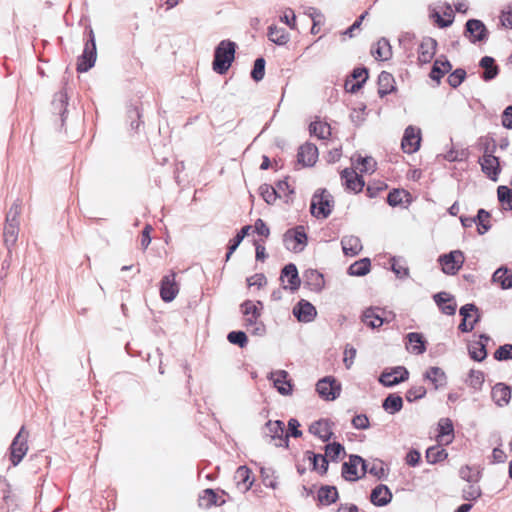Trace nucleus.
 I'll use <instances>...</instances> for the list:
<instances>
[{"mask_svg":"<svg viewBox=\"0 0 512 512\" xmlns=\"http://www.w3.org/2000/svg\"><path fill=\"white\" fill-rule=\"evenodd\" d=\"M244 315V326L253 334H262L265 330L263 323L260 321L262 303L246 300L241 305Z\"/></svg>","mask_w":512,"mask_h":512,"instance_id":"nucleus-2","label":"nucleus"},{"mask_svg":"<svg viewBox=\"0 0 512 512\" xmlns=\"http://www.w3.org/2000/svg\"><path fill=\"white\" fill-rule=\"evenodd\" d=\"M344 454H345V449L340 443L333 442V443L327 444L325 447V455L324 456L326 457V459L330 458L331 460H337Z\"/></svg>","mask_w":512,"mask_h":512,"instance_id":"nucleus-49","label":"nucleus"},{"mask_svg":"<svg viewBox=\"0 0 512 512\" xmlns=\"http://www.w3.org/2000/svg\"><path fill=\"white\" fill-rule=\"evenodd\" d=\"M96 61V44L93 33H90V39L86 42L83 54L78 58L77 71L86 72L93 67Z\"/></svg>","mask_w":512,"mask_h":512,"instance_id":"nucleus-11","label":"nucleus"},{"mask_svg":"<svg viewBox=\"0 0 512 512\" xmlns=\"http://www.w3.org/2000/svg\"><path fill=\"white\" fill-rule=\"evenodd\" d=\"M436 50V41L432 38H425L418 48V60L422 64L429 63L434 55Z\"/></svg>","mask_w":512,"mask_h":512,"instance_id":"nucleus-26","label":"nucleus"},{"mask_svg":"<svg viewBox=\"0 0 512 512\" xmlns=\"http://www.w3.org/2000/svg\"><path fill=\"white\" fill-rule=\"evenodd\" d=\"M367 472L365 461L357 455H352L348 462L342 465V476L348 481H356Z\"/></svg>","mask_w":512,"mask_h":512,"instance_id":"nucleus-7","label":"nucleus"},{"mask_svg":"<svg viewBox=\"0 0 512 512\" xmlns=\"http://www.w3.org/2000/svg\"><path fill=\"white\" fill-rule=\"evenodd\" d=\"M19 223L6 222L4 226V241L6 244L13 245L18 237Z\"/></svg>","mask_w":512,"mask_h":512,"instance_id":"nucleus-47","label":"nucleus"},{"mask_svg":"<svg viewBox=\"0 0 512 512\" xmlns=\"http://www.w3.org/2000/svg\"><path fill=\"white\" fill-rule=\"evenodd\" d=\"M342 184L349 191L358 193L364 187V181L353 169H344L341 172Z\"/></svg>","mask_w":512,"mask_h":512,"instance_id":"nucleus-19","label":"nucleus"},{"mask_svg":"<svg viewBox=\"0 0 512 512\" xmlns=\"http://www.w3.org/2000/svg\"><path fill=\"white\" fill-rule=\"evenodd\" d=\"M489 218L490 214L484 209H480L477 216L473 218L476 219L475 223L478 226L477 229L479 234H485L490 229L491 225L489 223Z\"/></svg>","mask_w":512,"mask_h":512,"instance_id":"nucleus-45","label":"nucleus"},{"mask_svg":"<svg viewBox=\"0 0 512 512\" xmlns=\"http://www.w3.org/2000/svg\"><path fill=\"white\" fill-rule=\"evenodd\" d=\"M392 271L396 274L399 278H405L409 274V270L405 263L401 261L400 259L392 258Z\"/></svg>","mask_w":512,"mask_h":512,"instance_id":"nucleus-57","label":"nucleus"},{"mask_svg":"<svg viewBox=\"0 0 512 512\" xmlns=\"http://www.w3.org/2000/svg\"><path fill=\"white\" fill-rule=\"evenodd\" d=\"M236 488L240 493H246L254 482L252 471L247 466H240L234 474Z\"/></svg>","mask_w":512,"mask_h":512,"instance_id":"nucleus-17","label":"nucleus"},{"mask_svg":"<svg viewBox=\"0 0 512 512\" xmlns=\"http://www.w3.org/2000/svg\"><path fill=\"white\" fill-rule=\"evenodd\" d=\"M421 143V130L415 126H408L405 129L401 141V147L405 153L412 154L418 151Z\"/></svg>","mask_w":512,"mask_h":512,"instance_id":"nucleus-12","label":"nucleus"},{"mask_svg":"<svg viewBox=\"0 0 512 512\" xmlns=\"http://www.w3.org/2000/svg\"><path fill=\"white\" fill-rule=\"evenodd\" d=\"M466 383L475 390H480L484 383V373L480 370H471Z\"/></svg>","mask_w":512,"mask_h":512,"instance_id":"nucleus-50","label":"nucleus"},{"mask_svg":"<svg viewBox=\"0 0 512 512\" xmlns=\"http://www.w3.org/2000/svg\"><path fill=\"white\" fill-rule=\"evenodd\" d=\"M460 477L468 482H476L478 480V472L469 466H463L459 471Z\"/></svg>","mask_w":512,"mask_h":512,"instance_id":"nucleus-64","label":"nucleus"},{"mask_svg":"<svg viewBox=\"0 0 512 512\" xmlns=\"http://www.w3.org/2000/svg\"><path fill=\"white\" fill-rule=\"evenodd\" d=\"M493 401L500 407L507 405L511 399V388L504 383H497L491 392Z\"/></svg>","mask_w":512,"mask_h":512,"instance_id":"nucleus-27","label":"nucleus"},{"mask_svg":"<svg viewBox=\"0 0 512 512\" xmlns=\"http://www.w3.org/2000/svg\"><path fill=\"white\" fill-rule=\"evenodd\" d=\"M447 456V451L441 446H433L426 451V460L431 464L443 461Z\"/></svg>","mask_w":512,"mask_h":512,"instance_id":"nucleus-42","label":"nucleus"},{"mask_svg":"<svg viewBox=\"0 0 512 512\" xmlns=\"http://www.w3.org/2000/svg\"><path fill=\"white\" fill-rule=\"evenodd\" d=\"M265 75V60L264 58H257L254 62L253 69L251 71V77L255 81H260Z\"/></svg>","mask_w":512,"mask_h":512,"instance_id":"nucleus-54","label":"nucleus"},{"mask_svg":"<svg viewBox=\"0 0 512 512\" xmlns=\"http://www.w3.org/2000/svg\"><path fill=\"white\" fill-rule=\"evenodd\" d=\"M424 378L430 381L435 389L442 388L447 384L445 372L439 367H430L424 374Z\"/></svg>","mask_w":512,"mask_h":512,"instance_id":"nucleus-29","label":"nucleus"},{"mask_svg":"<svg viewBox=\"0 0 512 512\" xmlns=\"http://www.w3.org/2000/svg\"><path fill=\"white\" fill-rule=\"evenodd\" d=\"M318 159V149L312 143H305L300 146L297 153V165L312 167Z\"/></svg>","mask_w":512,"mask_h":512,"instance_id":"nucleus-15","label":"nucleus"},{"mask_svg":"<svg viewBox=\"0 0 512 512\" xmlns=\"http://www.w3.org/2000/svg\"><path fill=\"white\" fill-rule=\"evenodd\" d=\"M371 54L377 60L386 61L392 56V49L387 39L382 38L373 45Z\"/></svg>","mask_w":512,"mask_h":512,"instance_id":"nucleus-30","label":"nucleus"},{"mask_svg":"<svg viewBox=\"0 0 512 512\" xmlns=\"http://www.w3.org/2000/svg\"><path fill=\"white\" fill-rule=\"evenodd\" d=\"M473 312H477V308L474 304H466L460 308L459 313L462 316V322L459 325L460 331L470 332L473 330L475 324L479 320V315L473 317Z\"/></svg>","mask_w":512,"mask_h":512,"instance_id":"nucleus-18","label":"nucleus"},{"mask_svg":"<svg viewBox=\"0 0 512 512\" xmlns=\"http://www.w3.org/2000/svg\"><path fill=\"white\" fill-rule=\"evenodd\" d=\"M392 499V493L385 485L376 486L370 495L371 502L376 506L387 505Z\"/></svg>","mask_w":512,"mask_h":512,"instance_id":"nucleus-28","label":"nucleus"},{"mask_svg":"<svg viewBox=\"0 0 512 512\" xmlns=\"http://www.w3.org/2000/svg\"><path fill=\"white\" fill-rule=\"evenodd\" d=\"M303 464L297 465L299 473H303L306 468L316 471L320 474L326 473L328 469V461L324 455L315 454L314 452L307 451L302 460Z\"/></svg>","mask_w":512,"mask_h":512,"instance_id":"nucleus-8","label":"nucleus"},{"mask_svg":"<svg viewBox=\"0 0 512 512\" xmlns=\"http://www.w3.org/2000/svg\"><path fill=\"white\" fill-rule=\"evenodd\" d=\"M439 262L445 274L454 275L461 269L464 263V255L460 250H454L440 256Z\"/></svg>","mask_w":512,"mask_h":512,"instance_id":"nucleus-10","label":"nucleus"},{"mask_svg":"<svg viewBox=\"0 0 512 512\" xmlns=\"http://www.w3.org/2000/svg\"><path fill=\"white\" fill-rule=\"evenodd\" d=\"M332 207V196L326 190L313 195L310 204V211L313 216L323 219L327 218L332 211Z\"/></svg>","mask_w":512,"mask_h":512,"instance_id":"nucleus-5","label":"nucleus"},{"mask_svg":"<svg viewBox=\"0 0 512 512\" xmlns=\"http://www.w3.org/2000/svg\"><path fill=\"white\" fill-rule=\"evenodd\" d=\"M265 436L277 447H288V430L280 420H270L266 423Z\"/></svg>","mask_w":512,"mask_h":512,"instance_id":"nucleus-6","label":"nucleus"},{"mask_svg":"<svg viewBox=\"0 0 512 512\" xmlns=\"http://www.w3.org/2000/svg\"><path fill=\"white\" fill-rule=\"evenodd\" d=\"M293 249L295 252H301L307 245V235L303 226H297L293 231Z\"/></svg>","mask_w":512,"mask_h":512,"instance_id":"nucleus-41","label":"nucleus"},{"mask_svg":"<svg viewBox=\"0 0 512 512\" xmlns=\"http://www.w3.org/2000/svg\"><path fill=\"white\" fill-rule=\"evenodd\" d=\"M293 315L299 322L309 323L315 319L317 311L310 302L302 299L294 306Z\"/></svg>","mask_w":512,"mask_h":512,"instance_id":"nucleus-16","label":"nucleus"},{"mask_svg":"<svg viewBox=\"0 0 512 512\" xmlns=\"http://www.w3.org/2000/svg\"><path fill=\"white\" fill-rule=\"evenodd\" d=\"M236 52V44L231 40H222L214 52L213 70L218 74H225L231 67Z\"/></svg>","mask_w":512,"mask_h":512,"instance_id":"nucleus-1","label":"nucleus"},{"mask_svg":"<svg viewBox=\"0 0 512 512\" xmlns=\"http://www.w3.org/2000/svg\"><path fill=\"white\" fill-rule=\"evenodd\" d=\"M370 260L363 258L350 265L348 273L352 276H364L370 271Z\"/></svg>","mask_w":512,"mask_h":512,"instance_id":"nucleus-40","label":"nucleus"},{"mask_svg":"<svg viewBox=\"0 0 512 512\" xmlns=\"http://www.w3.org/2000/svg\"><path fill=\"white\" fill-rule=\"evenodd\" d=\"M254 232L260 237L261 241L268 238L270 230L262 219H257L254 223Z\"/></svg>","mask_w":512,"mask_h":512,"instance_id":"nucleus-60","label":"nucleus"},{"mask_svg":"<svg viewBox=\"0 0 512 512\" xmlns=\"http://www.w3.org/2000/svg\"><path fill=\"white\" fill-rule=\"evenodd\" d=\"M480 65L485 69L483 74V78L485 80H491L497 75V68L494 65V59L488 56H485L481 59Z\"/></svg>","mask_w":512,"mask_h":512,"instance_id":"nucleus-48","label":"nucleus"},{"mask_svg":"<svg viewBox=\"0 0 512 512\" xmlns=\"http://www.w3.org/2000/svg\"><path fill=\"white\" fill-rule=\"evenodd\" d=\"M179 292V286L176 282V274L172 272L161 280L160 296L163 301L170 302L175 299Z\"/></svg>","mask_w":512,"mask_h":512,"instance_id":"nucleus-13","label":"nucleus"},{"mask_svg":"<svg viewBox=\"0 0 512 512\" xmlns=\"http://www.w3.org/2000/svg\"><path fill=\"white\" fill-rule=\"evenodd\" d=\"M227 339L230 343L238 345L243 348L248 343L246 334L242 331H232L228 334Z\"/></svg>","mask_w":512,"mask_h":512,"instance_id":"nucleus-55","label":"nucleus"},{"mask_svg":"<svg viewBox=\"0 0 512 512\" xmlns=\"http://www.w3.org/2000/svg\"><path fill=\"white\" fill-rule=\"evenodd\" d=\"M426 395V388L424 386L411 387L406 393V399L409 402L416 401L423 398Z\"/></svg>","mask_w":512,"mask_h":512,"instance_id":"nucleus-58","label":"nucleus"},{"mask_svg":"<svg viewBox=\"0 0 512 512\" xmlns=\"http://www.w3.org/2000/svg\"><path fill=\"white\" fill-rule=\"evenodd\" d=\"M338 498V491L333 486H323L318 491V500L323 505H330Z\"/></svg>","mask_w":512,"mask_h":512,"instance_id":"nucleus-37","label":"nucleus"},{"mask_svg":"<svg viewBox=\"0 0 512 512\" xmlns=\"http://www.w3.org/2000/svg\"><path fill=\"white\" fill-rule=\"evenodd\" d=\"M316 391L322 399L333 401L339 397L341 385L335 378L327 376L317 382Z\"/></svg>","mask_w":512,"mask_h":512,"instance_id":"nucleus-9","label":"nucleus"},{"mask_svg":"<svg viewBox=\"0 0 512 512\" xmlns=\"http://www.w3.org/2000/svg\"><path fill=\"white\" fill-rule=\"evenodd\" d=\"M310 133L319 139H328L331 135L330 125L322 121H314L309 127Z\"/></svg>","mask_w":512,"mask_h":512,"instance_id":"nucleus-39","label":"nucleus"},{"mask_svg":"<svg viewBox=\"0 0 512 512\" xmlns=\"http://www.w3.org/2000/svg\"><path fill=\"white\" fill-rule=\"evenodd\" d=\"M451 68H452V66H451V64L447 60H445V61L436 60L434 65H433V68H432V71L430 73V76H431L432 79L438 81L446 73H448Z\"/></svg>","mask_w":512,"mask_h":512,"instance_id":"nucleus-43","label":"nucleus"},{"mask_svg":"<svg viewBox=\"0 0 512 512\" xmlns=\"http://www.w3.org/2000/svg\"><path fill=\"white\" fill-rule=\"evenodd\" d=\"M489 340V336L482 334L478 341L469 345V355L473 360L480 362L487 357L486 344Z\"/></svg>","mask_w":512,"mask_h":512,"instance_id":"nucleus-23","label":"nucleus"},{"mask_svg":"<svg viewBox=\"0 0 512 512\" xmlns=\"http://www.w3.org/2000/svg\"><path fill=\"white\" fill-rule=\"evenodd\" d=\"M269 381L272 383L273 387L282 395L288 394V389L286 386L288 385L287 381V373L284 370H277L271 372L268 376Z\"/></svg>","mask_w":512,"mask_h":512,"instance_id":"nucleus-31","label":"nucleus"},{"mask_svg":"<svg viewBox=\"0 0 512 512\" xmlns=\"http://www.w3.org/2000/svg\"><path fill=\"white\" fill-rule=\"evenodd\" d=\"M408 371L402 366H398L389 372H383L380 376L379 381L387 387L397 385L408 379Z\"/></svg>","mask_w":512,"mask_h":512,"instance_id":"nucleus-20","label":"nucleus"},{"mask_svg":"<svg viewBox=\"0 0 512 512\" xmlns=\"http://www.w3.org/2000/svg\"><path fill=\"white\" fill-rule=\"evenodd\" d=\"M494 358L498 361L512 359V344H504L494 352Z\"/></svg>","mask_w":512,"mask_h":512,"instance_id":"nucleus-56","label":"nucleus"},{"mask_svg":"<svg viewBox=\"0 0 512 512\" xmlns=\"http://www.w3.org/2000/svg\"><path fill=\"white\" fill-rule=\"evenodd\" d=\"M368 78V71L365 68H356L353 70L352 79H348L345 82V89L349 92L355 93Z\"/></svg>","mask_w":512,"mask_h":512,"instance_id":"nucleus-24","label":"nucleus"},{"mask_svg":"<svg viewBox=\"0 0 512 512\" xmlns=\"http://www.w3.org/2000/svg\"><path fill=\"white\" fill-rule=\"evenodd\" d=\"M342 249L347 256H356L362 250V244L358 237L350 235L341 240Z\"/></svg>","mask_w":512,"mask_h":512,"instance_id":"nucleus-32","label":"nucleus"},{"mask_svg":"<svg viewBox=\"0 0 512 512\" xmlns=\"http://www.w3.org/2000/svg\"><path fill=\"white\" fill-rule=\"evenodd\" d=\"M358 165L361 172L372 173L376 168V161L372 157L359 158Z\"/></svg>","mask_w":512,"mask_h":512,"instance_id":"nucleus-59","label":"nucleus"},{"mask_svg":"<svg viewBox=\"0 0 512 512\" xmlns=\"http://www.w3.org/2000/svg\"><path fill=\"white\" fill-rule=\"evenodd\" d=\"M407 196L408 193L406 191L395 189L388 194L387 202L390 206L395 207L402 204Z\"/></svg>","mask_w":512,"mask_h":512,"instance_id":"nucleus-53","label":"nucleus"},{"mask_svg":"<svg viewBox=\"0 0 512 512\" xmlns=\"http://www.w3.org/2000/svg\"><path fill=\"white\" fill-rule=\"evenodd\" d=\"M492 280L499 284L502 289L512 288V273L505 267L498 268L494 272Z\"/></svg>","mask_w":512,"mask_h":512,"instance_id":"nucleus-34","label":"nucleus"},{"mask_svg":"<svg viewBox=\"0 0 512 512\" xmlns=\"http://www.w3.org/2000/svg\"><path fill=\"white\" fill-rule=\"evenodd\" d=\"M20 214H21V205L19 203H14L7 215H6V222H9V223H20L19 222V217H20Z\"/></svg>","mask_w":512,"mask_h":512,"instance_id":"nucleus-63","label":"nucleus"},{"mask_svg":"<svg viewBox=\"0 0 512 512\" xmlns=\"http://www.w3.org/2000/svg\"><path fill=\"white\" fill-rule=\"evenodd\" d=\"M438 427V438L440 441L444 442L445 444L452 442L454 431L452 421L448 418H442L438 423Z\"/></svg>","mask_w":512,"mask_h":512,"instance_id":"nucleus-35","label":"nucleus"},{"mask_svg":"<svg viewBox=\"0 0 512 512\" xmlns=\"http://www.w3.org/2000/svg\"><path fill=\"white\" fill-rule=\"evenodd\" d=\"M498 199L505 209L512 210V190L506 186L497 189Z\"/></svg>","mask_w":512,"mask_h":512,"instance_id":"nucleus-51","label":"nucleus"},{"mask_svg":"<svg viewBox=\"0 0 512 512\" xmlns=\"http://www.w3.org/2000/svg\"><path fill=\"white\" fill-rule=\"evenodd\" d=\"M395 89V80L391 73L383 71L378 77V93L381 97Z\"/></svg>","mask_w":512,"mask_h":512,"instance_id":"nucleus-33","label":"nucleus"},{"mask_svg":"<svg viewBox=\"0 0 512 512\" xmlns=\"http://www.w3.org/2000/svg\"><path fill=\"white\" fill-rule=\"evenodd\" d=\"M222 495H219L213 489H204L198 498V505L201 508L209 509L212 506H222L226 503V499L223 498L224 495H228L225 491L221 492Z\"/></svg>","mask_w":512,"mask_h":512,"instance_id":"nucleus-14","label":"nucleus"},{"mask_svg":"<svg viewBox=\"0 0 512 512\" xmlns=\"http://www.w3.org/2000/svg\"><path fill=\"white\" fill-rule=\"evenodd\" d=\"M465 76L466 72L463 69H456L449 75L448 82L452 87L456 88L463 82Z\"/></svg>","mask_w":512,"mask_h":512,"instance_id":"nucleus-62","label":"nucleus"},{"mask_svg":"<svg viewBox=\"0 0 512 512\" xmlns=\"http://www.w3.org/2000/svg\"><path fill=\"white\" fill-rule=\"evenodd\" d=\"M481 496V489L475 484L469 485L463 490V498L468 501H473Z\"/></svg>","mask_w":512,"mask_h":512,"instance_id":"nucleus-61","label":"nucleus"},{"mask_svg":"<svg viewBox=\"0 0 512 512\" xmlns=\"http://www.w3.org/2000/svg\"><path fill=\"white\" fill-rule=\"evenodd\" d=\"M28 439L29 432L22 426L10 445V460L14 466L18 465L27 454Z\"/></svg>","mask_w":512,"mask_h":512,"instance_id":"nucleus-3","label":"nucleus"},{"mask_svg":"<svg viewBox=\"0 0 512 512\" xmlns=\"http://www.w3.org/2000/svg\"><path fill=\"white\" fill-rule=\"evenodd\" d=\"M384 410L389 414H395L402 409L403 400L399 395L390 394L382 404Z\"/></svg>","mask_w":512,"mask_h":512,"instance_id":"nucleus-38","label":"nucleus"},{"mask_svg":"<svg viewBox=\"0 0 512 512\" xmlns=\"http://www.w3.org/2000/svg\"><path fill=\"white\" fill-rule=\"evenodd\" d=\"M466 32L473 43L483 41L487 37L485 25L480 20L476 19L467 21Z\"/></svg>","mask_w":512,"mask_h":512,"instance_id":"nucleus-22","label":"nucleus"},{"mask_svg":"<svg viewBox=\"0 0 512 512\" xmlns=\"http://www.w3.org/2000/svg\"><path fill=\"white\" fill-rule=\"evenodd\" d=\"M309 431L319 437L323 442L328 441L333 435L332 425L329 420L321 419L310 425Z\"/></svg>","mask_w":512,"mask_h":512,"instance_id":"nucleus-25","label":"nucleus"},{"mask_svg":"<svg viewBox=\"0 0 512 512\" xmlns=\"http://www.w3.org/2000/svg\"><path fill=\"white\" fill-rule=\"evenodd\" d=\"M482 171L492 180L496 181L499 174V160L491 153L485 152L479 160Z\"/></svg>","mask_w":512,"mask_h":512,"instance_id":"nucleus-21","label":"nucleus"},{"mask_svg":"<svg viewBox=\"0 0 512 512\" xmlns=\"http://www.w3.org/2000/svg\"><path fill=\"white\" fill-rule=\"evenodd\" d=\"M408 342L410 344V347H407V349L416 355L423 354L426 350L425 342L423 340V337L420 333L412 332L407 335Z\"/></svg>","mask_w":512,"mask_h":512,"instance_id":"nucleus-36","label":"nucleus"},{"mask_svg":"<svg viewBox=\"0 0 512 512\" xmlns=\"http://www.w3.org/2000/svg\"><path fill=\"white\" fill-rule=\"evenodd\" d=\"M444 17L440 15L438 11L432 13V17L439 27H448L453 23L454 15L451 7L448 5L444 11Z\"/></svg>","mask_w":512,"mask_h":512,"instance_id":"nucleus-44","label":"nucleus"},{"mask_svg":"<svg viewBox=\"0 0 512 512\" xmlns=\"http://www.w3.org/2000/svg\"><path fill=\"white\" fill-rule=\"evenodd\" d=\"M395 314L384 311L378 307H369L363 311L362 322L372 329L381 327L384 323L393 321Z\"/></svg>","mask_w":512,"mask_h":512,"instance_id":"nucleus-4","label":"nucleus"},{"mask_svg":"<svg viewBox=\"0 0 512 512\" xmlns=\"http://www.w3.org/2000/svg\"><path fill=\"white\" fill-rule=\"evenodd\" d=\"M260 190H261V195H262L263 199L268 204H274L277 201V199L283 198L282 194H277V192L273 186L263 185V186H261Z\"/></svg>","mask_w":512,"mask_h":512,"instance_id":"nucleus-52","label":"nucleus"},{"mask_svg":"<svg viewBox=\"0 0 512 512\" xmlns=\"http://www.w3.org/2000/svg\"><path fill=\"white\" fill-rule=\"evenodd\" d=\"M269 39L279 45H284L288 41V36L283 28H278L275 25L269 27L268 32Z\"/></svg>","mask_w":512,"mask_h":512,"instance_id":"nucleus-46","label":"nucleus"}]
</instances>
